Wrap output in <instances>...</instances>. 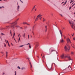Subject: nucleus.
<instances>
[{
  "label": "nucleus",
  "instance_id": "obj_1",
  "mask_svg": "<svg viewBox=\"0 0 75 75\" xmlns=\"http://www.w3.org/2000/svg\"><path fill=\"white\" fill-rule=\"evenodd\" d=\"M69 23L71 25V24H72L71 25V27L72 28L74 29V30H75V27L74 25V22L72 21L71 22L70 21H69Z\"/></svg>",
  "mask_w": 75,
  "mask_h": 75
},
{
  "label": "nucleus",
  "instance_id": "obj_2",
  "mask_svg": "<svg viewBox=\"0 0 75 75\" xmlns=\"http://www.w3.org/2000/svg\"><path fill=\"white\" fill-rule=\"evenodd\" d=\"M41 16H42V15L41 14H39L37 17L35 19V21H37L38 20V18H39V19L41 20V18H42V17H41Z\"/></svg>",
  "mask_w": 75,
  "mask_h": 75
},
{
  "label": "nucleus",
  "instance_id": "obj_3",
  "mask_svg": "<svg viewBox=\"0 0 75 75\" xmlns=\"http://www.w3.org/2000/svg\"><path fill=\"white\" fill-rule=\"evenodd\" d=\"M68 47L67 46H65L64 47V49L66 51H69L70 49V46L69 45H67Z\"/></svg>",
  "mask_w": 75,
  "mask_h": 75
},
{
  "label": "nucleus",
  "instance_id": "obj_4",
  "mask_svg": "<svg viewBox=\"0 0 75 75\" xmlns=\"http://www.w3.org/2000/svg\"><path fill=\"white\" fill-rule=\"evenodd\" d=\"M18 20V19H17L15 22L13 23V25L12 27H14V26H15V25H16V24H17V21Z\"/></svg>",
  "mask_w": 75,
  "mask_h": 75
},
{
  "label": "nucleus",
  "instance_id": "obj_5",
  "mask_svg": "<svg viewBox=\"0 0 75 75\" xmlns=\"http://www.w3.org/2000/svg\"><path fill=\"white\" fill-rule=\"evenodd\" d=\"M67 41L68 44H69V42H70V43H71V41L70 39H69V38L67 39Z\"/></svg>",
  "mask_w": 75,
  "mask_h": 75
},
{
  "label": "nucleus",
  "instance_id": "obj_6",
  "mask_svg": "<svg viewBox=\"0 0 75 75\" xmlns=\"http://www.w3.org/2000/svg\"><path fill=\"white\" fill-rule=\"evenodd\" d=\"M68 68L69 69V71H71L72 69H71V65H69V66H68Z\"/></svg>",
  "mask_w": 75,
  "mask_h": 75
},
{
  "label": "nucleus",
  "instance_id": "obj_7",
  "mask_svg": "<svg viewBox=\"0 0 75 75\" xmlns=\"http://www.w3.org/2000/svg\"><path fill=\"white\" fill-rule=\"evenodd\" d=\"M38 42H36L35 43V45H36V48L38 47Z\"/></svg>",
  "mask_w": 75,
  "mask_h": 75
},
{
  "label": "nucleus",
  "instance_id": "obj_8",
  "mask_svg": "<svg viewBox=\"0 0 75 75\" xmlns=\"http://www.w3.org/2000/svg\"><path fill=\"white\" fill-rule=\"evenodd\" d=\"M64 55H65V54H62L61 56V58H62V59L63 58H64Z\"/></svg>",
  "mask_w": 75,
  "mask_h": 75
},
{
  "label": "nucleus",
  "instance_id": "obj_9",
  "mask_svg": "<svg viewBox=\"0 0 75 75\" xmlns=\"http://www.w3.org/2000/svg\"><path fill=\"white\" fill-rule=\"evenodd\" d=\"M21 70H23L24 69H26V68H25V67H23L22 68H21Z\"/></svg>",
  "mask_w": 75,
  "mask_h": 75
},
{
  "label": "nucleus",
  "instance_id": "obj_10",
  "mask_svg": "<svg viewBox=\"0 0 75 75\" xmlns=\"http://www.w3.org/2000/svg\"><path fill=\"white\" fill-rule=\"evenodd\" d=\"M23 38H25V33H24L23 35Z\"/></svg>",
  "mask_w": 75,
  "mask_h": 75
},
{
  "label": "nucleus",
  "instance_id": "obj_11",
  "mask_svg": "<svg viewBox=\"0 0 75 75\" xmlns=\"http://www.w3.org/2000/svg\"><path fill=\"white\" fill-rule=\"evenodd\" d=\"M59 33L61 35V37H62L63 35H62V31H61V30H59Z\"/></svg>",
  "mask_w": 75,
  "mask_h": 75
},
{
  "label": "nucleus",
  "instance_id": "obj_12",
  "mask_svg": "<svg viewBox=\"0 0 75 75\" xmlns=\"http://www.w3.org/2000/svg\"><path fill=\"white\" fill-rule=\"evenodd\" d=\"M45 32H47V25L45 26Z\"/></svg>",
  "mask_w": 75,
  "mask_h": 75
},
{
  "label": "nucleus",
  "instance_id": "obj_13",
  "mask_svg": "<svg viewBox=\"0 0 75 75\" xmlns=\"http://www.w3.org/2000/svg\"><path fill=\"white\" fill-rule=\"evenodd\" d=\"M18 36L19 38V41L18 40V42H20L21 40H20V36H19V35H18Z\"/></svg>",
  "mask_w": 75,
  "mask_h": 75
},
{
  "label": "nucleus",
  "instance_id": "obj_14",
  "mask_svg": "<svg viewBox=\"0 0 75 75\" xmlns=\"http://www.w3.org/2000/svg\"><path fill=\"white\" fill-rule=\"evenodd\" d=\"M60 42L61 43L64 42V40H63V39H62V40L60 41Z\"/></svg>",
  "mask_w": 75,
  "mask_h": 75
},
{
  "label": "nucleus",
  "instance_id": "obj_15",
  "mask_svg": "<svg viewBox=\"0 0 75 75\" xmlns=\"http://www.w3.org/2000/svg\"><path fill=\"white\" fill-rule=\"evenodd\" d=\"M19 8H20V6H18L17 7V10L18 11L19 10Z\"/></svg>",
  "mask_w": 75,
  "mask_h": 75
},
{
  "label": "nucleus",
  "instance_id": "obj_16",
  "mask_svg": "<svg viewBox=\"0 0 75 75\" xmlns=\"http://www.w3.org/2000/svg\"><path fill=\"white\" fill-rule=\"evenodd\" d=\"M7 42L8 43V46L10 47V44H9V43L8 42V40H7Z\"/></svg>",
  "mask_w": 75,
  "mask_h": 75
},
{
  "label": "nucleus",
  "instance_id": "obj_17",
  "mask_svg": "<svg viewBox=\"0 0 75 75\" xmlns=\"http://www.w3.org/2000/svg\"><path fill=\"white\" fill-rule=\"evenodd\" d=\"M30 68H31V70L32 71V69H31L33 67H32V65H31V64H30Z\"/></svg>",
  "mask_w": 75,
  "mask_h": 75
},
{
  "label": "nucleus",
  "instance_id": "obj_18",
  "mask_svg": "<svg viewBox=\"0 0 75 75\" xmlns=\"http://www.w3.org/2000/svg\"><path fill=\"white\" fill-rule=\"evenodd\" d=\"M1 35H4V34L3 33H1Z\"/></svg>",
  "mask_w": 75,
  "mask_h": 75
},
{
  "label": "nucleus",
  "instance_id": "obj_19",
  "mask_svg": "<svg viewBox=\"0 0 75 75\" xmlns=\"http://www.w3.org/2000/svg\"><path fill=\"white\" fill-rule=\"evenodd\" d=\"M27 22H23V24H27Z\"/></svg>",
  "mask_w": 75,
  "mask_h": 75
},
{
  "label": "nucleus",
  "instance_id": "obj_20",
  "mask_svg": "<svg viewBox=\"0 0 75 75\" xmlns=\"http://www.w3.org/2000/svg\"><path fill=\"white\" fill-rule=\"evenodd\" d=\"M68 58H69V61L71 60V58H70V56Z\"/></svg>",
  "mask_w": 75,
  "mask_h": 75
},
{
  "label": "nucleus",
  "instance_id": "obj_21",
  "mask_svg": "<svg viewBox=\"0 0 75 75\" xmlns=\"http://www.w3.org/2000/svg\"><path fill=\"white\" fill-rule=\"evenodd\" d=\"M51 66H50V67H48V69H51Z\"/></svg>",
  "mask_w": 75,
  "mask_h": 75
},
{
  "label": "nucleus",
  "instance_id": "obj_22",
  "mask_svg": "<svg viewBox=\"0 0 75 75\" xmlns=\"http://www.w3.org/2000/svg\"><path fill=\"white\" fill-rule=\"evenodd\" d=\"M35 6H36V5H35V6L33 7V9H32V11H33V10H34V8H35Z\"/></svg>",
  "mask_w": 75,
  "mask_h": 75
},
{
  "label": "nucleus",
  "instance_id": "obj_23",
  "mask_svg": "<svg viewBox=\"0 0 75 75\" xmlns=\"http://www.w3.org/2000/svg\"><path fill=\"white\" fill-rule=\"evenodd\" d=\"M23 46H24V45H23L19 46V47H23Z\"/></svg>",
  "mask_w": 75,
  "mask_h": 75
},
{
  "label": "nucleus",
  "instance_id": "obj_24",
  "mask_svg": "<svg viewBox=\"0 0 75 75\" xmlns=\"http://www.w3.org/2000/svg\"><path fill=\"white\" fill-rule=\"evenodd\" d=\"M26 24L28 25H30V24L27 23Z\"/></svg>",
  "mask_w": 75,
  "mask_h": 75
},
{
  "label": "nucleus",
  "instance_id": "obj_25",
  "mask_svg": "<svg viewBox=\"0 0 75 75\" xmlns=\"http://www.w3.org/2000/svg\"><path fill=\"white\" fill-rule=\"evenodd\" d=\"M71 55H74V52H71Z\"/></svg>",
  "mask_w": 75,
  "mask_h": 75
},
{
  "label": "nucleus",
  "instance_id": "obj_26",
  "mask_svg": "<svg viewBox=\"0 0 75 75\" xmlns=\"http://www.w3.org/2000/svg\"><path fill=\"white\" fill-rule=\"evenodd\" d=\"M13 38L15 41H16V40H15V39H14V34H13Z\"/></svg>",
  "mask_w": 75,
  "mask_h": 75
},
{
  "label": "nucleus",
  "instance_id": "obj_27",
  "mask_svg": "<svg viewBox=\"0 0 75 75\" xmlns=\"http://www.w3.org/2000/svg\"><path fill=\"white\" fill-rule=\"evenodd\" d=\"M43 22H44V21H45V19H44V18H43Z\"/></svg>",
  "mask_w": 75,
  "mask_h": 75
},
{
  "label": "nucleus",
  "instance_id": "obj_28",
  "mask_svg": "<svg viewBox=\"0 0 75 75\" xmlns=\"http://www.w3.org/2000/svg\"><path fill=\"white\" fill-rule=\"evenodd\" d=\"M65 56H64V58H67V57H68V56H66L65 54Z\"/></svg>",
  "mask_w": 75,
  "mask_h": 75
},
{
  "label": "nucleus",
  "instance_id": "obj_29",
  "mask_svg": "<svg viewBox=\"0 0 75 75\" xmlns=\"http://www.w3.org/2000/svg\"><path fill=\"white\" fill-rule=\"evenodd\" d=\"M17 68L18 69H21V68H20V67L18 66V67H17Z\"/></svg>",
  "mask_w": 75,
  "mask_h": 75
},
{
  "label": "nucleus",
  "instance_id": "obj_30",
  "mask_svg": "<svg viewBox=\"0 0 75 75\" xmlns=\"http://www.w3.org/2000/svg\"><path fill=\"white\" fill-rule=\"evenodd\" d=\"M67 2V1H65V2H64V4H66Z\"/></svg>",
  "mask_w": 75,
  "mask_h": 75
},
{
  "label": "nucleus",
  "instance_id": "obj_31",
  "mask_svg": "<svg viewBox=\"0 0 75 75\" xmlns=\"http://www.w3.org/2000/svg\"><path fill=\"white\" fill-rule=\"evenodd\" d=\"M34 26H33L32 28L33 30H34Z\"/></svg>",
  "mask_w": 75,
  "mask_h": 75
},
{
  "label": "nucleus",
  "instance_id": "obj_32",
  "mask_svg": "<svg viewBox=\"0 0 75 75\" xmlns=\"http://www.w3.org/2000/svg\"><path fill=\"white\" fill-rule=\"evenodd\" d=\"M4 8V6H2V7H0V8Z\"/></svg>",
  "mask_w": 75,
  "mask_h": 75
},
{
  "label": "nucleus",
  "instance_id": "obj_33",
  "mask_svg": "<svg viewBox=\"0 0 75 75\" xmlns=\"http://www.w3.org/2000/svg\"><path fill=\"white\" fill-rule=\"evenodd\" d=\"M29 47L30 48H31V45H30V44L29 45Z\"/></svg>",
  "mask_w": 75,
  "mask_h": 75
},
{
  "label": "nucleus",
  "instance_id": "obj_34",
  "mask_svg": "<svg viewBox=\"0 0 75 75\" xmlns=\"http://www.w3.org/2000/svg\"><path fill=\"white\" fill-rule=\"evenodd\" d=\"M8 54V53L7 52H6V55H7Z\"/></svg>",
  "mask_w": 75,
  "mask_h": 75
},
{
  "label": "nucleus",
  "instance_id": "obj_35",
  "mask_svg": "<svg viewBox=\"0 0 75 75\" xmlns=\"http://www.w3.org/2000/svg\"><path fill=\"white\" fill-rule=\"evenodd\" d=\"M73 1H71L70 2V3H72V2H73Z\"/></svg>",
  "mask_w": 75,
  "mask_h": 75
},
{
  "label": "nucleus",
  "instance_id": "obj_36",
  "mask_svg": "<svg viewBox=\"0 0 75 75\" xmlns=\"http://www.w3.org/2000/svg\"><path fill=\"white\" fill-rule=\"evenodd\" d=\"M28 39H29L30 38V37H29V35H28Z\"/></svg>",
  "mask_w": 75,
  "mask_h": 75
},
{
  "label": "nucleus",
  "instance_id": "obj_37",
  "mask_svg": "<svg viewBox=\"0 0 75 75\" xmlns=\"http://www.w3.org/2000/svg\"><path fill=\"white\" fill-rule=\"evenodd\" d=\"M75 3L73 5H72V7H73L74 6V5H75Z\"/></svg>",
  "mask_w": 75,
  "mask_h": 75
},
{
  "label": "nucleus",
  "instance_id": "obj_38",
  "mask_svg": "<svg viewBox=\"0 0 75 75\" xmlns=\"http://www.w3.org/2000/svg\"><path fill=\"white\" fill-rule=\"evenodd\" d=\"M5 74L4 73H3L2 75H5Z\"/></svg>",
  "mask_w": 75,
  "mask_h": 75
},
{
  "label": "nucleus",
  "instance_id": "obj_39",
  "mask_svg": "<svg viewBox=\"0 0 75 75\" xmlns=\"http://www.w3.org/2000/svg\"><path fill=\"white\" fill-rule=\"evenodd\" d=\"M10 33H11V30Z\"/></svg>",
  "mask_w": 75,
  "mask_h": 75
},
{
  "label": "nucleus",
  "instance_id": "obj_40",
  "mask_svg": "<svg viewBox=\"0 0 75 75\" xmlns=\"http://www.w3.org/2000/svg\"><path fill=\"white\" fill-rule=\"evenodd\" d=\"M33 33V35H34V32H32Z\"/></svg>",
  "mask_w": 75,
  "mask_h": 75
},
{
  "label": "nucleus",
  "instance_id": "obj_41",
  "mask_svg": "<svg viewBox=\"0 0 75 75\" xmlns=\"http://www.w3.org/2000/svg\"><path fill=\"white\" fill-rule=\"evenodd\" d=\"M74 35H75V34L73 33V35H72V37H74Z\"/></svg>",
  "mask_w": 75,
  "mask_h": 75
},
{
  "label": "nucleus",
  "instance_id": "obj_42",
  "mask_svg": "<svg viewBox=\"0 0 75 75\" xmlns=\"http://www.w3.org/2000/svg\"><path fill=\"white\" fill-rule=\"evenodd\" d=\"M6 44H4V47H6Z\"/></svg>",
  "mask_w": 75,
  "mask_h": 75
},
{
  "label": "nucleus",
  "instance_id": "obj_43",
  "mask_svg": "<svg viewBox=\"0 0 75 75\" xmlns=\"http://www.w3.org/2000/svg\"><path fill=\"white\" fill-rule=\"evenodd\" d=\"M64 38H66V37L65 36H64Z\"/></svg>",
  "mask_w": 75,
  "mask_h": 75
},
{
  "label": "nucleus",
  "instance_id": "obj_44",
  "mask_svg": "<svg viewBox=\"0 0 75 75\" xmlns=\"http://www.w3.org/2000/svg\"><path fill=\"white\" fill-rule=\"evenodd\" d=\"M30 43H28V44H26V45H30Z\"/></svg>",
  "mask_w": 75,
  "mask_h": 75
},
{
  "label": "nucleus",
  "instance_id": "obj_45",
  "mask_svg": "<svg viewBox=\"0 0 75 75\" xmlns=\"http://www.w3.org/2000/svg\"><path fill=\"white\" fill-rule=\"evenodd\" d=\"M73 40H75V38H73Z\"/></svg>",
  "mask_w": 75,
  "mask_h": 75
},
{
  "label": "nucleus",
  "instance_id": "obj_46",
  "mask_svg": "<svg viewBox=\"0 0 75 75\" xmlns=\"http://www.w3.org/2000/svg\"><path fill=\"white\" fill-rule=\"evenodd\" d=\"M71 7H70V8H69V10H70L71 9Z\"/></svg>",
  "mask_w": 75,
  "mask_h": 75
},
{
  "label": "nucleus",
  "instance_id": "obj_47",
  "mask_svg": "<svg viewBox=\"0 0 75 75\" xmlns=\"http://www.w3.org/2000/svg\"><path fill=\"white\" fill-rule=\"evenodd\" d=\"M11 45H12V46H13V44L12 43H11Z\"/></svg>",
  "mask_w": 75,
  "mask_h": 75
},
{
  "label": "nucleus",
  "instance_id": "obj_48",
  "mask_svg": "<svg viewBox=\"0 0 75 75\" xmlns=\"http://www.w3.org/2000/svg\"><path fill=\"white\" fill-rule=\"evenodd\" d=\"M6 58H7V55H6Z\"/></svg>",
  "mask_w": 75,
  "mask_h": 75
},
{
  "label": "nucleus",
  "instance_id": "obj_49",
  "mask_svg": "<svg viewBox=\"0 0 75 75\" xmlns=\"http://www.w3.org/2000/svg\"><path fill=\"white\" fill-rule=\"evenodd\" d=\"M60 15L61 16H62V14H60Z\"/></svg>",
  "mask_w": 75,
  "mask_h": 75
},
{
  "label": "nucleus",
  "instance_id": "obj_50",
  "mask_svg": "<svg viewBox=\"0 0 75 75\" xmlns=\"http://www.w3.org/2000/svg\"><path fill=\"white\" fill-rule=\"evenodd\" d=\"M41 56H42V58L43 59V57H42V54H41Z\"/></svg>",
  "mask_w": 75,
  "mask_h": 75
},
{
  "label": "nucleus",
  "instance_id": "obj_51",
  "mask_svg": "<svg viewBox=\"0 0 75 75\" xmlns=\"http://www.w3.org/2000/svg\"><path fill=\"white\" fill-rule=\"evenodd\" d=\"M21 3H23V1H21Z\"/></svg>",
  "mask_w": 75,
  "mask_h": 75
},
{
  "label": "nucleus",
  "instance_id": "obj_52",
  "mask_svg": "<svg viewBox=\"0 0 75 75\" xmlns=\"http://www.w3.org/2000/svg\"><path fill=\"white\" fill-rule=\"evenodd\" d=\"M5 41L7 43V41H6V40H5Z\"/></svg>",
  "mask_w": 75,
  "mask_h": 75
},
{
  "label": "nucleus",
  "instance_id": "obj_53",
  "mask_svg": "<svg viewBox=\"0 0 75 75\" xmlns=\"http://www.w3.org/2000/svg\"><path fill=\"white\" fill-rule=\"evenodd\" d=\"M14 35H15V33H14V30H13Z\"/></svg>",
  "mask_w": 75,
  "mask_h": 75
},
{
  "label": "nucleus",
  "instance_id": "obj_54",
  "mask_svg": "<svg viewBox=\"0 0 75 75\" xmlns=\"http://www.w3.org/2000/svg\"><path fill=\"white\" fill-rule=\"evenodd\" d=\"M64 3V2H63L62 3V4H63V3Z\"/></svg>",
  "mask_w": 75,
  "mask_h": 75
},
{
  "label": "nucleus",
  "instance_id": "obj_55",
  "mask_svg": "<svg viewBox=\"0 0 75 75\" xmlns=\"http://www.w3.org/2000/svg\"><path fill=\"white\" fill-rule=\"evenodd\" d=\"M6 29H8V28L7 27V28H6Z\"/></svg>",
  "mask_w": 75,
  "mask_h": 75
},
{
  "label": "nucleus",
  "instance_id": "obj_56",
  "mask_svg": "<svg viewBox=\"0 0 75 75\" xmlns=\"http://www.w3.org/2000/svg\"><path fill=\"white\" fill-rule=\"evenodd\" d=\"M36 10H37V9H35V11H36Z\"/></svg>",
  "mask_w": 75,
  "mask_h": 75
},
{
  "label": "nucleus",
  "instance_id": "obj_57",
  "mask_svg": "<svg viewBox=\"0 0 75 75\" xmlns=\"http://www.w3.org/2000/svg\"><path fill=\"white\" fill-rule=\"evenodd\" d=\"M73 47V48H74V49H75V48L74 47Z\"/></svg>",
  "mask_w": 75,
  "mask_h": 75
},
{
  "label": "nucleus",
  "instance_id": "obj_58",
  "mask_svg": "<svg viewBox=\"0 0 75 75\" xmlns=\"http://www.w3.org/2000/svg\"><path fill=\"white\" fill-rule=\"evenodd\" d=\"M1 53L2 54H3V52H1Z\"/></svg>",
  "mask_w": 75,
  "mask_h": 75
},
{
  "label": "nucleus",
  "instance_id": "obj_59",
  "mask_svg": "<svg viewBox=\"0 0 75 75\" xmlns=\"http://www.w3.org/2000/svg\"><path fill=\"white\" fill-rule=\"evenodd\" d=\"M65 5V4H64L63 6H64Z\"/></svg>",
  "mask_w": 75,
  "mask_h": 75
},
{
  "label": "nucleus",
  "instance_id": "obj_60",
  "mask_svg": "<svg viewBox=\"0 0 75 75\" xmlns=\"http://www.w3.org/2000/svg\"><path fill=\"white\" fill-rule=\"evenodd\" d=\"M72 0H71V1H72Z\"/></svg>",
  "mask_w": 75,
  "mask_h": 75
},
{
  "label": "nucleus",
  "instance_id": "obj_61",
  "mask_svg": "<svg viewBox=\"0 0 75 75\" xmlns=\"http://www.w3.org/2000/svg\"><path fill=\"white\" fill-rule=\"evenodd\" d=\"M63 28V29H65V28Z\"/></svg>",
  "mask_w": 75,
  "mask_h": 75
},
{
  "label": "nucleus",
  "instance_id": "obj_62",
  "mask_svg": "<svg viewBox=\"0 0 75 75\" xmlns=\"http://www.w3.org/2000/svg\"><path fill=\"white\" fill-rule=\"evenodd\" d=\"M28 60H29V58H28Z\"/></svg>",
  "mask_w": 75,
  "mask_h": 75
},
{
  "label": "nucleus",
  "instance_id": "obj_63",
  "mask_svg": "<svg viewBox=\"0 0 75 75\" xmlns=\"http://www.w3.org/2000/svg\"><path fill=\"white\" fill-rule=\"evenodd\" d=\"M37 57H38V58H39V57H38V56H37Z\"/></svg>",
  "mask_w": 75,
  "mask_h": 75
},
{
  "label": "nucleus",
  "instance_id": "obj_64",
  "mask_svg": "<svg viewBox=\"0 0 75 75\" xmlns=\"http://www.w3.org/2000/svg\"><path fill=\"white\" fill-rule=\"evenodd\" d=\"M48 26H50V25H48Z\"/></svg>",
  "mask_w": 75,
  "mask_h": 75
}]
</instances>
